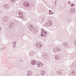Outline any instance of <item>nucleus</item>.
<instances>
[{"label":"nucleus","instance_id":"13","mask_svg":"<svg viewBox=\"0 0 76 76\" xmlns=\"http://www.w3.org/2000/svg\"><path fill=\"white\" fill-rule=\"evenodd\" d=\"M69 4H70V3H71L70 2H69Z\"/></svg>","mask_w":76,"mask_h":76},{"label":"nucleus","instance_id":"12","mask_svg":"<svg viewBox=\"0 0 76 76\" xmlns=\"http://www.w3.org/2000/svg\"><path fill=\"white\" fill-rule=\"evenodd\" d=\"M64 45L65 47H66V46H67V45Z\"/></svg>","mask_w":76,"mask_h":76},{"label":"nucleus","instance_id":"15","mask_svg":"<svg viewBox=\"0 0 76 76\" xmlns=\"http://www.w3.org/2000/svg\"><path fill=\"white\" fill-rule=\"evenodd\" d=\"M0 29H1V27H0Z\"/></svg>","mask_w":76,"mask_h":76},{"label":"nucleus","instance_id":"17","mask_svg":"<svg viewBox=\"0 0 76 76\" xmlns=\"http://www.w3.org/2000/svg\"><path fill=\"white\" fill-rule=\"evenodd\" d=\"M30 28V29H31V28Z\"/></svg>","mask_w":76,"mask_h":76},{"label":"nucleus","instance_id":"16","mask_svg":"<svg viewBox=\"0 0 76 76\" xmlns=\"http://www.w3.org/2000/svg\"><path fill=\"white\" fill-rule=\"evenodd\" d=\"M30 73H31V72H30Z\"/></svg>","mask_w":76,"mask_h":76},{"label":"nucleus","instance_id":"2","mask_svg":"<svg viewBox=\"0 0 76 76\" xmlns=\"http://www.w3.org/2000/svg\"><path fill=\"white\" fill-rule=\"evenodd\" d=\"M38 67H41L43 66V64L40 61H38L37 63Z\"/></svg>","mask_w":76,"mask_h":76},{"label":"nucleus","instance_id":"10","mask_svg":"<svg viewBox=\"0 0 76 76\" xmlns=\"http://www.w3.org/2000/svg\"><path fill=\"white\" fill-rule=\"evenodd\" d=\"M11 1H12V2H13L14 1H15V0H11Z\"/></svg>","mask_w":76,"mask_h":76},{"label":"nucleus","instance_id":"14","mask_svg":"<svg viewBox=\"0 0 76 76\" xmlns=\"http://www.w3.org/2000/svg\"><path fill=\"white\" fill-rule=\"evenodd\" d=\"M39 44V43H37V44Z\"/></svg>","mask_w":76,"mask_h":76},{"label":"nucleus","instance_id":"6","mask_svg":"<svg viewBox=\"0 0 76 76\" xmlns=\"http://www.w3.org/2000/svg\"><path fill=\"white\" fill-rule=\"evenodd\" d=\"M75 9H74L73 8H72L71 10V12H72V13L75 12Z\"/></svg>","mask_w":76,"mask_h":76},{"label":"nucleus","instance_id":"4","mask_svg":"<svg viewBox=\"0 0 76 76\" xmlns=\"http://www.w3.org/2000/svg\"><path fill=\"white\" fill-rule=\"evenodd\" d=\"M45 72L44 71H42L41 72V75L42 76L44 75H45Z\"/></svg>","mask_w":76,"mask_h":76},{"label":"nucleus","instance_id":"8","mask_svg":"<svg viewBox=\"0 0 76 76\" xmlns=\"http://www.w3.org/2000/svg\"><path fill=\"white\" fill-rule=\"evenodd\" d=\"M28 4V3L26 2L24 3V5H27Z\"/></svg>","mask_w":76,"mask_h":76},{"label":"nucleus","instance_id":"11","mask_svg":"<svg viewBox=\"0 0 76 76\" xmlns=\"http://www.w3.org/2000/svg\"><path fill=\"white\" fill-rule=\"evenodd\" d=\"M31 28H32V29H33V27H33V26H31Z\"/></svg>","mask_w":76,"mask_h":76},{"label":"nucleus","instance_id":"7","mask_svg":"<svg viewBox=\"0 0 76 76\" xmlns=\"http://www.w3.org/2000/svg\"><path fill=\"white\" fill-rule=\"evenodd\" d=\"M49 13L50 15H51V14H53V12L51 10L49 11Z\"/></svg>","mask_w":76,"mask_h":76},{"label":"nucleus","instance_id":"5","mask_svg":"<svg viewBox=\"0 0 76 76\" xmlns=\"http://www.w3.org/2000/svg\"><path fill=\"white\" fill-rule=\"evenodd\" d=\"M61 71L60 70L58 71L57 72V74L58 75H60V74H61Z\"/></svg>","mask_w":76,"mask_h":76},{"label":"nucleus","instance_id":"18","mask_svg":"<svg viewBox=\"0 0 76 76\" xmlns=\"http://www.w3.org/2000/svg\"><path fill=\"white\" fill-rule=\"evenodd\" d=\"M50 22H51V21H50Z\"/></svg>","mask_w":76,"mask_h":76},{"label":"nucleus","instance_id":"1","mask_svg":"<svg viewBox=\"0 0 76 76\" xmlns=\"http://www.w3.org/2000/svg\"><path fill=\"white\" fill-rule=\"evenodd\" d=\"M46 35H47V32L42 30L41 36L42 37H45V36H46Z\"/></svg>","mask_w":76,"mask_h":76},{"label":"nucleus","instance_id":"9","mask_svg":"<svg viewBox=\"0 0 76 76\" xmlns=\"http://www.w3.org/2000/svg\"><path fill=\"white\" fill-rule=\"evenodd\" d=\"M75 4H71V6H72V7H73V6H75Z\"/></svg>","mask_w":76,"mask_h":76},{"label":"nucleus","instance_id":"3","mask_svg":"<svg viewBox=\"0 0 76 76\" xmlns=\"http://www.w3.org/2000/svg\"><path fill=\"white\" fill-rule=\"evenodd\" d=\"M36 63L37 61H36L35 60H33L31 61V64H32L33 65V64H36Z\"/></svg>","mask_w":76,"mask_h":76}]
</instances>
